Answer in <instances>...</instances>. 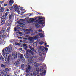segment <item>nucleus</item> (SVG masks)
Here are the masks:
<instances>
[{"label":"nucleus","mask_w":76,"mask_h":76,"mask_svg":"<svg viewBox=\"0 0 76 76\" xmlns=\"http://www.w3.org/2000/svg\"><path fill=\"white\" fill-rule=\"evenodd\" d=\"M11 50L12 46L11 45H10L8 47H6L4 49L2 50V53H3L2 54L4 57L5 58L7 57V54H9Z\"/></svg>","instance_id":"nucleus-1"},{"label":"nucleus","mask_w":76,"mask_h":76,"mask_svg":"<svg viewBox=\"0 0 76 76\" xmlns=\"http://www.w3.org/2000/svg\"><path fill=\"white\" fill-rule=\"evenodd\" d=\"M44 48L45 47L43 46H40L39 47V50H38V53H39L40 56H42V54L43 55H45V50H44Z\"/></svg>","instance_id":"nucleus-2"},{"label":"nucleus","mask_w":76,"mask_h":76,"mask_svg":"<svg viewBox=\"0 0 76 76\" xmlns=\"http://www.w3.org/2000/svg\"><path fill=\"white\" fill-rule=\"evenodd\" d=\"M44 48L45 47L43 46H40L39 47V50H38V53H39L40 56H42V54L43 55H45V50H44Z\"/></svg>","instance_id":"nucleus-3"},{"label":"nucleus","mask_w":76,"mask_h":76,"mask_svg":"<svg viewBox=\"0 0 76 76\" xmlns=\"http://www.w3.org/2000/svg\"><path fill=\"white\" fill-rule=\"evenodd\" d=\"M26 66L27 67V68H26V73H29V72L31 70V66L28 63L26 64Z\"/></svg>","instance_id":"nucleus-4"},{"label":"nucleus","mask_w":76,"mask_h":76,"mask_svg":"<svg viewBox=\"0 0 76 76\" xmlns=\"http://www.w3.org/2000/svg\"><path fill=\"white\" fill-rule=\"evenodd\" d=\"M17 53L16 52H14L13 53L12 56L11 60H13L15 59V58H17Z\"/></svg>","instance_id":"nucleus-5"},{"label":"nucleus","mask_w":76,"mask_h":76,"mask_svg":"<svg viewBox=\"0 0 76 76\" xmlns=\"http://www.w3.org/2000/svg\"><path fill=\"white\" fill-rule=\"evenodd\" d=\"M44 20H39V21L38 20H36V22H38L39 24H41L42 25V26H44Z\"/></svg>","instance_id":"nucleus-6"},{"label":"nucleus","mask_w":76,"mask_h":76,"mask_svg":"<svg viewBox=\"0 0 76 76\" xmlns=\"http://www.w3.org/2000/svg\"><path fill=\"white\" fill-rule=\"evenodd\" d=\"M6 28H5L3 26L2 28L1 31H0V35H3L4 34V32H6Z\"/></svg>","instance_id":"nucleus-7"},{"label":"nucleus","mask_w":76,"mask_h":76,"mask_svg":"<svg viewBox=\"0 0 76 76\" xmlns=\"http://www.w3.org/2000/svg\"><path fill=\"white\" fill-rule=\"evenodd\" d=\"M11 57V55H9L8 57V58H5V61H6L7 63H9L10 62V57Z\"/></svg>","instance_id":"nucleus-8"},{"label":"nucleus","mask_w":76,"mask_h":76,"mask_svg":"<svg viewBox=\"0 0 76 76\" xmlns=\"http://www.w3.org/2000/svg\"><path fill=\"white\" fill-rule=\"evenodd\" d=\"M28 40L29 41V42L30 44L32 43L33 42V41L34 40V39L32 37H30L28 38Z\"/></svg>","instance_id":"nucleus-9"},{"label":"nucleus","mask_w":76,"mask_h":76,"mask_svg":"<svg viewBox=\"0 0 76 76\" xmlns=\"http://www.w3.org/2000/svg\"><path fill=\"white\" fill-rule=\"evenodd\" d=\"M24 56L25 57V58L26 59H28V58H31L29 57V55L27 54H24Z\"/></svg>","instance_id":"nucleus-10"},{"label":"nucleus","mask_w":76,"mask_h":76,"mask_svg":"<svg viewBox=\"0 0 76 76\" xmlns=\"http://www.w3.org/2000/svg\"><path fill=\"white\" fill-rule=\"evenodd\" d=\"M5 22H6V20H3V19H1V25H3L5 23Z\"/></svg>","instance_id":"nucleus-11"},{"label":"nucleus","mask_w":76,"mask_h":76,"mask_svg":"<svg viewBox=\"0 0 76 76\" xmlns=\"http://www.w3.org/2000/svg\"><path fill=\"white\" fill-rule=\"evenodd\" d=\"M31 58H29L28 59V61L29 64H31V63H32L34 62V61L32 59H31Z\"/></svg>","instance_id":"nucleus-12"},{"label":"nucleus","mask_w":76,"mask_h":76,"mask_svg":"<svg viewBox=\"0 0 76 76\" xmlns=\"http://www.w3.org/2000/svg\"><path fill=\"white\" fill-rule=\"evenodd\" d=\"M2 34H0V44H1L2 42H3V41H2V38H3V35H2Z\"/></svg>","instance_id":"nucleus-13"},{"label":"nucleus","mask_w":76,"mask_h":76,"mask_svg":"<svg viewBox=\"0 0 76 76\" xmlns=\"http://www.w3.org/2000/svg\"><path fill=\"white\" fill-rule=\"evenodd\" d=\"M38 36H41V37H42V38H43L44 37V36L43 35V34L42 33H39V34H38L37 35H36L35 37H38Z\"/></svg>","instance_id":"nucleus-14"},{"label":"nucleus","mask_w":76,"mask_h":76,"mask_svg":"<svg viewBox=\"0 0 76 76\" xmlns=\"http://www.w3.org/2000/svg\"><path fill=\"white\" fill-rule=\"evenodd\" d=\"M28 52H29V54L31 55V56H33L34 54V52L31 51L30 50H28Z\"/></svg>","instance_id":"nucleus-15"},{"label":"nucleus","mask_w":76,"mask_h":76,"mask_svg":"<svg viewBox=\"0 0 76 76\" xmlns=\"http://www.w3.org/2000/svg\"><path fill=\"white\" fill-rule=\"evenodd\" d=\"M36 71H35V73H38L39 72V68H36L35 69Z\"/></svg>","instance_id":"nucleus-16"},{"label":"nucleus","mask_w":76,"mask_h":76,"mask_svg":"<svg viewBox=\"0 0 76 76\" xmlns=\"http://www.w3.org/2000/svg\"><path fill=\"white\" fill-rule=\"evenodd\" d=\"M16 34L17 35H22V33L21 32L18 31L16 33Z\"/></svg>","instance_id":"nucleus-17"},{"label":"nucleus","mask_w":76,"mask_h":76,"mask_svg":"<svg viewBox=\"0 0 76 76\" xmlns=\"http://www.w3.org/2000/svg\"><path fill=\"white\" fill-rule=\"evenodd\" d=\"M10 30V28L9 26L8 27L6 30V32H9Z\"/></svg>","instance_id":"nucleus-18"},{"label":"nucleus","mask_w":76,"mask_h":76,"mask_svg":"<svg viewBox=\"0 0 76 76\" xmlns=\"http://www.w3.org/2000/svg\"><path fill=\"white\" fill-rule=\"evenodd\" d=\"M26 76H34L33 74H31L26 73Z\"/></svg>","instance_id":"nucleus-19"},{"label":"nucleus","mask_w":76,"mask_h":76,"mask_svg":"<svg viewBox=\"0 0 76 76\" xmlns=\"http://www.w3.org/2000/svg\"><path fill=\"white\" fill-rule=\"evenodd\" d=\"M37 42H35L33 44V47H34V48H35V47H37Z\"/></svg>","instance_id":"nucleus-20"},{"label":"nucleus","mask_w":76,"mask_h":76,"mask_svg":"<svg viewBox=\"0 0 76 76\" xmlns=\"http://www.w3.org/2000/svg\"><path fill=\"white\" fill-rule=\"evenodd\" d=\"M4 8H3V7H1V8L0 9V12L1 13H2L3 12L4 10Z\"/></svg>","instance_id":"nucleus-21"},{"label":"nucleus","mask_w":76,"mask_h":76,"mask_svg":"<svg viewBox=\"0 0 76 76\" xmlns=\"http://www.w3.org/2000/svg\"><path fill=\"white\" fill-rule=\"evenodd\" d=\"M34 66L35 67H39L40 66V65L38 63H37L35 64Z\"/></svg>","instance_id":"nucleus-22"},{"label":"nucleus","mask_w":76,"mask_h":76,"mask_svg":"<svg viewBox=\"0 0 76 76\" xmlns=\"http://www.w3.org/2000/svg\"><path fill=\"white\" fill-rule=\"evenodd\" d=\"M13 7H14V8H19L20 7V6H18V5H13Z\"/></svg>","instance_id":"nucleus-23"},{"label":"nucleus","mask_w":76,"mask_h":76,"mask_svg":"<svg viewBox=\"0 0 76 76\" xmlns=\"http://www.w3.org/2000/svg\"><path fill=\"white\" fill-rule=\"evenodd\" d=\"M31 51H34V52H35V53H37L36 52V50H35V49H34V48H31Z\"/></svg>","instance_id":"nucleus-24"},{"label":"nucleus","mask_w":76,"mask_h":76,"mask_svg":"<svg viewBox=\"0 0 76 76\" xmlns=\"http://www.w3.org/2000/svg\"><path fill=\"white\" fill-rule=\"evenodd\" d=\"M26 31H31V32H33V31L32 30V29L30 28H28V29H26Z\"/></svg>","instance_id":"nucleus-25"},{"label":"nucleus","mask_w":76,"mask_h":76,"mask_svg":"<svg viewBox=\"0 0 76 76\" xmlns=\"http://www.w3.org/2000/svg\"><path fill=\"white\" fill-rule=\"evenodd\" d=\"M6 17H5V15H4L2 17L1 19H3V20H6Z\"/></svg>","instance_id":"nucleus-26"},{"label":"nucleus","mask_w":76,"mask_h":76,"mask_svg":"<svg viewBox=\"0 0 76 76\" xmlns=\"http://www.w3.org/2000/svg\"><path fill=\"white\" fill-rule=\"evenodd\" d=\"M35 27L36 28H38L39 27V24H36L35 25Z\"/></svg>","instance_id":"nucleus-27"},{"label":"nucleus","mask_w":76,"mask_h":76,"mask_svg":"<svg viewBox=\"0 0 76 76\" xmlns=\"http://www.w3.org/2000/svg\"><path fill=\"white\" fill-rule=\"evenodd\" d=\"M8 16L9 17V20H11V18H12V16L10 14H9Z\"/></svg>","instance_id":"nucleus-28"},{"label":"nucleus","mask_w":76,"mask_h":76,"mask_svg":"<svg viewBox=\"0 0 76 76\" xmlns=\"http://www.w3.org/2000/svg\"><path fill=\"white\" fill-rule=\"evenodd\" d=\"M21 60L23 63H24V62H25V58H22L21 59Z\"/></svg>","instance_id":"nucleus-29"},{"label":"nucleus","mask_w":76,"mask_h":76,"mask_svg":"<svg viewBox=\"0 0 76 76\" xmlns=\"http://www.w3.org/2000/svg\"><path fill=\"white\" fill-rule=\"evenodd\" d=\"M5 16V18H7V17L8 16V13L7 12H6L5 15H4Z\"/></svg>","instance_id":"nucleus-30"},{"label":"nucleus","mask_w":76,"mask_h":76,"mask_svg":"<svg viewBox=\"0 0 76 76\" xmlns=\"http://www.w3.org/2000/svg\"><path fill=\"white\" fill-rule=\"evenodd\" d=\"M24 58V57H23V55L21 54L20 56V58H21L22 59V58Z\"/></svg>","instance_id":"nucleus-31"},{"label":"nucleus","mask_w":76,"mask_h":76,"mask_svg":"<svg viewBox=\"0 0 76 76\" xmlns=\"http://www.w3.org/2000/svg\"><path fill=\"white\" fill-rule=\"evenodd\" d=\"M14 9H15V11H16V12H17L19 10V8H14Z\"/></svg>","instance_id":"nucleus-32"},{"label":"nucleus","mask_w":76,"mask_h":76,"mask_svg":"<svg viewBox=\"0 0 76 76\" xmlns=\"http://www.w3.org/2000/svg\"><path fill=\"white\" fill-rule=\"evenodd\" d=\"M44 19L45 20V18H40V17H39V18H38V20H40L41 19Z\"/></svg>","instance_id":"nucleus-33"},{"label":"nucleus","mask_w":76,"mask_h":76,"mask_svg":"<svg viewBox=\"0 0 76 76\" xmlns=\"http://www.w3.org/2000/svg\"><path fill=\"white\" fill-rule=\"evenodd\" d=\"M21 66L22 68H24V67H25V65L23 64H21Z\"/></svg>","instance_id":"nucleus-34"},{"label":"nucleus","mask_w":76,"mask_h":76,"mask_svg":"<svg viewBox=\"0 0 76 76\" xmlns=\"http://www.w3.org/2000/svg\"><path fill=\"white\" fill-rule=\"evenodd\" d=\"M9 2L13 4L14 3V1L13 0H10Z\"/></svg>","instance_id":"nucleus-35"},{"label":"nucleus","mask_w":76,"mask_h":76,"mask_svg":"<svg viewBox=\"0 0 76 76\" xmlns=\"http://www.w3.org/2000/svg\"><path fill=\"white\" fill-rule=\"evenodd\" d=\"M1 67H3V68H5L6 67V66L3 64H1Z\"/></svg>","instance_id":"nucleus-36"},{"label":"nucleus","mask_w":76,"mask_h":76,"mask_svg":"<svg viewBox=\"0 0 76 76\" xmlns=\"http://www.w3.org/2000/svg\"><path fill=\"white\" fill-rule=\"evenodd\" d=\"M44 50H45V51H48V48L45 47Z\"/></svg>","instance_id":"nucleus-37"},{"label":"nucleus","mask_w":76,"mask_h":76,"mask_svg":"<svg viewBox=\"0 0 76 76\" xmlns=\"http://www.w3.org/2000/svg\"><path fill=\"white\" fill-rule=\"evenodd\" d=\"M14 64L15 66H17V65L19 64L16 61L14 63Z\"/></svg>","instance_id":"nucleus-38"},{"label":"nucleus","mask_w":76,"mask_h":76,"mask_svg":"<svg viewBox=\"0 0 76 76\" xmlns=\"http://www.w3.org/2000/svg\"><path fill=\"white\" fill-rule=\"evenodd\" d=\"M16 62H17V63H18V64H19V63L20 62V59H18L17 60V61Z\"/></svg>","instance_id":"nucleus-39"},{"label":"nucleus","mask_w":76,"mask_h":76,"mask_svg":"<svg viewBox=\"0 0 76 76\" xmlns=\"http://www.w3.org/2000/svg\"><path fill=\"white\" fill-rule=\"evenodd\" d=\"M42 73H43V74H44V75H45V74L46 73V70H44V72H42Z\"/></svg>","instance_id":"nucleus-40"},{"label":"nucleus","mask_w":76,"mask_h":76,"mask_svg":"<svg viewBox=\"0 0 76 76\" xmlns=\"http://www.w3.org/2000/svg\"><path fill=\"white\" fill-rule=\"evenodd\" d=\"M44 42H43V41L40 42H39L40 44H41V45H42V44H44Z\"/></svg>","instance_id":"nucleus-41"},{"label":"nucleus","mask_w":76,"mask_h":76,"mask_svg":"<svg viewBox=\"0 0 76 76\" xmlns=\"http://www.w3.org/2000/svg\"><path fill=\"white\" fill-rule=\"evenodd\" d=\"M30 31H27L26 32L25 34H30Z\"/></svg>","instance_id":"nucleus-42"},{"label":"nucleus","mask_w":76,"mask_h":76,"mask_svg":"<svg viewBox=\"0 0 76 76\" xmlns=\"http://www.w3.org/2000/svg\"><path fill=\"white\" fill-rule=\"evenodd\" d=\"M25 54L29 55V52H28V50H27V52H26V53Z\"/></svg>","instance_id":"nucleus-43"},{"label":"nucleus","mask_w":76,"mask_h":76,"mask_svg":"<svg viewBox=\"0 0 76 76\" xmlns=\"http://www.w3.org/2000/svg\"><path fill=\"white\" fill-rule=\"evenodd\" d=\"M7 37H6V36L5 35H3V38H4V39H5V38H6Z\"/></svg>","instance_id":"nucleus-44"},{"label":"nucleus","mask_w":76,"mask_h":76,"mask_svg":"<svg viewBox=\"0 0 76 76\" xmlns=\"http://www.w3.org/2000/svg\"><path fill=\"white\" fill-rule=\"evenodd\" d=\"M30 21H31V22H34L35 21V20L34 19H30Z\"/></svg>","instance_id":"nucleus-45"},{"label":"nucleus","mask_w":76,"mask_h":76,"mask_svg":"<svg viewBox=\"0 0 76 76\" xmlns=\"http://www.w3.org/2000/svg\"><path fill=\"white\" fill-rule=\"evenodd\" d=\"M32 58H36V56H32Z\"/></svg>","instance_id":"nucleus-46"},{"label":"nucleus","mask_w":76,"mask_h":76,"mask_svg":"<svg viewBox=\"0 0 76 76\" xmlns=\"http://www.w3.org/2000/svg\"><path fill=\"white\" fill-rule=\"evenodd\" d=\"M28 47L30 50L32 48V47L31 46H30V45H29Z\"/></svg>","instance_id":"nucleus-47"},{"label":"nucleus","mask_w":76,"mask_h":76,"mask_svg":"<svg viewBox=\"0 0 76 76\" xmlns=\"http://www.w3.org/2000/svg\"><path fill=\"white\" fill-rule=\"evenodd\" d=\"M9 4H10V6H12L13 5V3H11V2H9Z\"/></svg>","instance_id":"nucleus-48"},{"label":"nucleus","mask_w":76,"mask_h":76,"mask_svg":"<svg viewBox=\"0 0 76 76\" xmlns=\"http://www.w3.org/2000/svg\"><path fill=\"white\" fill-rule=\"evenodd\" d=\"M15 45H20V44L19 43H15Z\"/></svg>","instance_id":"nucleus-49"},{"label":"nucleus","mask_w":76,"mask_h":76,"mask_svg":"<svg viewBox=\"0 0 76 76\" xmlns=\"http://www.w3.org/2000/svg\"><path fill=\"white\" fill-rule=\"evenodd\" d=\"M28 48V46H25V47H24V49L26 50Z\"/></svg>","instance_id":"nucleus-50"},{"label":"nucleus","mask_w":76,"mask_h":76,"mask_svg":"<svg viewBox=\"0 0 76 76\" xmlns=\"http://www.w3.org/2000/svg\"><path fill=\"white\" fill-rule=\"evenodd\" d=\"M14 31H17V28L16 27L14 28Z\"/></svg>","instance_id":"nucleus-51"},{"label":"nucleus","mask_w":76,"mask_h":76,"mask_svg":"<svg viewBox=\"0 0 76 76\" xmlns=\"http://www.w3.org/2000/svg\"><path fill=\"white\" fill-rule=\"evenodd\" d=\"M19 21H20V22H23V20L22 19H20L19 20Z\"/></svg>","instance_id":"nucleus-52"},{"label":"nucleus","mask_w":76,"mask_h":76,"mask_svg":"<svg viewBox=\"0 0 76 76\" xmlns=\"http://www.w3.org/2000/svg\"><path fill=\"white\" fill-rule=\"evenodd\" d=\"M38 32H42V30L39 29L38 30Z\"/></svg>","instance_id":"nucleus-53"},{"label":"nucleus","mask_w":76,"mask_h":76,"mask_svg":"<svg viewBox=\"0 0 76 76\" xmlns=\"http://www.w3.org/2000/svg\"><path fill=\"white\" fill-rule=\"evenodd\" d=\"M2 73L3 72H2V71H1V70H0V75H1V74H2Z\"/></svg>","instance_id":"nucleus-54"},{"label":"nucleus","mask_w":76,"mask_h":76,"mask_svg":"<svg viewBox=\"0 0 76 76\" xmlns=\"http://www.w3.org/2000/svg\"><path fill=\"white\" fill-rule=\"evenodd\" d=\"M17 12L18 14H20V11H19V10Z\"/></svg>","instance_id":"nucleus-55"},{"label":"nucleus","mask_w":76,"mask_h":76,"mask_svg":"<svg viewBox=\"0 0 76 76\" xmlns=\"http://www.w3.org/2000/svg\"><path fill=\"white\" fill-rule=\"evenodd\" d=\"M23 46H24V47H26V45H27L26 44H24L23 45Z\"/></svg>","instance_id":"nucleus-56"},{"label":"nucleus","mask_w":76,"mask_h":76,"mask_svg":"<svg viewBox=\"0 0 76 76\" xmlns=\"http://www.w3.org/2000/svg\"><path fill=\"white\" fill-rule=\"evenodd\" d=\"M44 70V69L43 68H42V69H40V72H42V71H43Z\"/></svg>","instance_id":"nucleus-57"},{"label":"nucleus","mask_w":76,"mask_h":76,"mask_svg":"<svg viewBox=\"0 0 76 76\" xmlns=\"http://www.w3.org/2000/svg\"><path fill=\"white\" fill-rule=\"evenodd\" d=\"M31 34L32 35H35V34L34 33H31Z\"/></svg>","instance_id":"nucleus-58"},{"label":"nucleus","mask_w":76,"mask_h":76,"mask_svg":"<svg viewBox=\"0 0 76 76\" xmlns=\"http://www.w3.org/2000/svg\"><path fill=\"white\" fill-rule=\"evenodd\" d=\"M8 5V4H4V7L7 6Z\"/></svg>","instance_id":"nucleus-59"},{"label":"nucleus","mask_w":76,"mask_h":76,"mask_svg":"<svg viewBox=\"0 0 76 76\" xmlns=\"http://www.w3.org/2000/svg\"><path fill=\"white\" fill-rule=\"evenodd\" d=\"M19 50H20V51H22V48H20L19 49Z\"/></svg>","instance_id":"nucleus-60"},{"label":"nucleus","mask_w":76,"mask_h":76,"mask_svg":"<svg viewBox=\"0 0 76 76\" xmlns=\"http://www.w3.org/2000/svg\"><path fill=\"white\" fill-rule=\"evenodd\" d=\"M10 10H12V9H13V7H10Z\"/></svg>","instance_id":"nucleus-61"},{"label":"nucleus","mask_w":76,"mask_h":76,"mask_svg":"<svg viewBox=\"0 0 76 76\" xmlns=\"http://www.w3.org/2000/svg\"><path fill=\"white\" fill-rule=\"evenodd\" d=\"M0 3L1 4H2L3 3V1H0Z\"/></svg>","instance_id":"nucleus-62"},{"label":"nucleus","mask_w":76,"mask_h":76,"mask_svg":"<svg viewBox=\"0 0 76 76\" xmlns=\"http://www.w3.org/2000/svg\"><path fill=\"white\" fill-rule=\"evenodd\" d=\"M6 11L7 12H9V9H7Z\"/></svg>","instance_id":"nucleus-63"},{"label":"nucleus","mask_w":76,"mask_h":76,"mask_svg":"<svg viewBox=\"0 0 76 76\" xmlns=\"http://www.w3.org/2000/svg\"><path fill=\"white\" fill-rule=\"evenodd\" d=\"M3 16V15L2 14L0 15V18H1V16Z\"/></svg>","instance_id":"nucleus-64"}]
</instances>
